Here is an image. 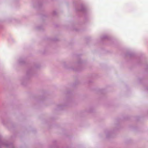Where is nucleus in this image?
<instances>
[{"mask_svg":"<svg viewBox=\"0 0 148 148\" xmlns=\"http://www.w3.org/2000/svg\"><path fill=\"white\" fill-rule=\"evenodd\" d=\"M84 9H85L84 7L82 6V8L81 9L80 11H82L84 10Z\"/></svg>","mask_w":148,"mask_h":148,"instance_id":"obj_1","label":"nucleus"}]
</instances>
